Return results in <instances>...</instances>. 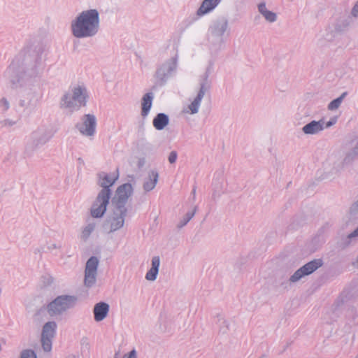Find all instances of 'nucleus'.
I'll use <instances>...</instances> for the list:
<instances>
[{
    "label": "nucleus",
    "mask_w": 358,
    "mask_h": 358,
    "mask_svg": "<svg viewBox=\"0 0 358 358\" xmlns=\"http://www.w3.org/2000/svg\"><path fill=\"white\" fill-rule=\"evenodd\" d=\"M43 69L41 53L38 50L25 55L22 61L15 59L4 72L10 87L20 89V106L24 110L31 111L38 103L39 96L33 84Z\"/></svg>",
    "instance_id": "obj_1"
},
{
    "label": "nucleus",
    "mask_w": 358,
    "mask_h": 358,
    "mask_svg": "<svg viewBox=\"0 0 358 358\" xmlns=\"http://www.w3.org/2000/svg\"><path fill=\"white\" fill-rule=\"evenodd\" d=\"M128 178L129 182L120 185L111 198L110 213L104 224V226L108 227L109 233L115 232L124 227L128 214L127 203L134 194V187L131 182H135L134 176H128Z\"/></svg>",
    "instance_id": "obj_2"
},
{
    "label": "nucleus",
    "mask_w": 358,
    "mask_h": 358,
    "mask_svg": "<svg viewBox=\"0 0 358 358\" xmlns=\"http://www.w3.org/2000/svg\"><path fill=\"white\" fill-rule=\"evenodd\" d=\"M99 28L100 17L96 9L82 11L71 24V33L77 38H92L98 34Z\"/></svg>",
    "instance_id": "obj_3"
},
{
    "label": "nucleus",
    "mask_w": 358,
    "mask_h": 358,
    "mask_svg": "<svg viewBox=\"0 0 358 358\" xmlns=\"http://www.w3.org/2000/svg\"><path fill=\"white\" fill-rule=\"evenodd\" d=\"M97 184L102 187L93 202L90 213L94 218L102 217L106 212L112 195L110 187L118 179V173L108 174L106 172H100L97 174Z\"/></svg>",
    "instance_id": "obj_4"
},
{
    "label": "nucleus",
    "mask_w": 358,
    "mask_h": 358,
    "mask_svg": "<svg viewBox=\"0 0 358 358\" xmlns=\"http://www.w3.org/2000/svg\"><path fill=\"white\" fill-rule=\"evenodd\" d=\"M88 97L87 90L85 85H75L62 95L59 107L71 113L78 111L80 108L86 106Z\"/></svg>",
    "instance_id": "obj_5"
},
{
    "label": "nucleus",
    "mask_w": 358,
    "mask_h": 358,
    "mask_svg": "<svg viewBox=\"0 0 358 358\" xmlns=\"http://www.w3.org/2000/svg\"><path fill=\"white\" fill-rule=\"evenodd\" d=\"M322 264L323 262L321 259H315L304 264L289 277L285 274L278 275L275 280L276 287L279 289L286 290L289 287L292 283H295L303 277L313 273L315 271L321 267Z\"/></svg>",
    "instance_id": "obj_6"
},
{
    "label": "nucleus",
    "mask_w": 358,
    "mask_h": 358,
    "mask_svg": "<svg viewBox=\"0 0 358 358\" xmlns=\"http://www.w3.org/2000/svg\"><path fill=\"white\" fill-rule=\"evenodd\" d=\"M351 22L348 16H341L336 19L334 22L329 25L323 31L318 35L317 45L324 47L329 42H331L338 35L346 31Z\"/></svg>",
    "instance_id": "obj_7"
},
{
    "label": "nucleus",
    "mask_w": 358,
    "mask_h": 358,
    "mask_svg": "<svg viewBox=\"0 0 358 358\" xmlns=\"http://www.w3.org/2000/svg\"><path fill=\"white\" fill-rule=\"evenodd\" d=\"M178 55L176 54L174 57L166 60L157 68L155 73L154 87L165 85L169 79L176 73L178 68Z\"/></svg>",
    "instance_id": "obj_8"
},
{
    "label": "nucleus",
    "mask_w": 358,
    "mask_h": 358,
    "mask_svg": "<svg viewBox=\"0 0 358 358\" xmlns=\"http://www.w3.org/2000/svg\"><path fill=\"white\" fill-rule=\"evenodd\" d=\"M78 297L72 295H60L56 297L47 306V310L52 317L60 315L77 303Z\"/></svg>",
    "instance_id": "obj_9"
},
{
    "label": "nucleus",
    "mask_w": 358,
    "mask_h": 358,
    "mask_svg": "<svg viewBox=\"0 0 358 358\" xmlns=\"http://www.w3.org/2000/svg\"><path fill=\"white\" fill-rule=\"evenodd\" d=\"M51 137L50 132L43 127L38 128L34 131L25 146L24 153L26 156L31 157L38 149L47 143Z\"/></svg>",
    "instance_id": "obj_10"
},
{
    "label": "nucleus",
    "mask_w": 358,
    "mask_h": 358,
    "mask_svg": "<svg viewBox=\"0 0 358 358\" xmlns=\"http://www.w3.org/2000/svg\"><path fill=\"white\" fill-rule=\"evenodd\" d=\"M208 73L206 72L200 77L199 79V90L193 101L188 106L190 114H196L199 112L201 100L205 94L209 91L210 88V81L208 80Z\"/></svg>",
    "instance_id": "obj_11"
},
{
    "label": "nucleus",
    "mask_w": 358,
    "mask_h": 358,
    "mask_svg": "<svg viewBox=\"0 0 358 358\" xmlns=\"http://www.w3.org/2000/svg\"><path fill=\"white\" fill-rule=\"evenodd\" d=\"M76 127L83 136L92 137L96 132V117L92 114H85L81 118V122L78 123Z\"/></svg>",
    "instance_id": "obj_12"
},
{
    "label": "nucleus",
    "mask_w": 358,
    "mask_h": 358,
    "mask_svg": "<svg viewBox=\"0 0 358 358\" xmlns=\"http://www.w3.org/2000/svg\"><path fill=\"white\" fill-rule=\"evenodd\" d=\"M99 259L96 257H91L86 262L84 283L87 287H92L96 280Z\"/></svg>",
    "instance_id": "obj_13"
},
{
    "label": "nucleus",
    "mask_w": 358,
    "mask_h": 358,
    "mask_svg": "<svg viewBox=\"0 0 358 358\" xmlns=\"http://www.w3.org/2000/svg\"><path fill=\"white\" fill-rule=\"evenodd\" d=\"M57 324L54 321L46 322L42 329L41 343L44 351L50 352L52 349V340L55 336Z\"/></svg>",
    "instance_id": "obj_14"
},
{
    "label": "nucleus",
    "mask_w": 358,
    "mask_h": 358,
    "mask_svg": "<svg viewBox=\"0 0 358 358\" xmlns=\"http://www.w3.org/2000/svg\"><path fill=\"white\" fill-rule=\"evenodd\" d=\"M229 27L228 20L225 17H219L212 22L208 27V33L219 36H224Z\"/></svg>",
    "instance_id": "obj_15"
},
{
    "label": "nucleus",
    "mask_w": 358,
    "mask_h": 358,
    "mask_svg": "<svg viewBox=\"0 0 358 358\" xmlns=\"http://www.w3.org/2000/svg\"><path fill=\"white\" fill-rule=\"evenodd\" d=\"M208 42L211 54L216 55L225 48L224 36H219L213 34H208Z\"/></svg>",
    "instance_id": "obj_16"
},
{
    "label": "nucleus",
    "mask_w": 358,
    "mask_h": 358,
    "mask_svg": "<svg viewBox=\"0 0 358 358\" xmlns=\"http://www.w3.org/2000/svg\"><path fill=\"white\" fill-rule=\"evenodd\" d=\"M324 129V120L321 119L318 121L312 120L305 124L301 130L306 135H317Z\"/></svg>",
    "instance_id": "obj_17"
},
{
    "label": "nucleus",
    "mask_w": 358,
    "mask_h": 358,
    "mask_svg": "<svg viewBox=\"0 0 358 358\" xmlns=\"http://www.w3.org/2000/svg\"><path fill=\"white\" fill-rule=\"evenodd\" d=\"M110 310L109 305L103 301L96 303L93 308L94 319L96 322L103 321L108 315Z\"/></svg>",
    "instance_id": "obj_18"
},
{
    "label": "nucleus",
    "mask_w": 358,
    "mask_h": 358,
    "mask_svg": "<svg viewBox=\"0 0 358 358\" xmlns=\"http://www.w3.org/2000/svg\"><path fill=\"white\" fill-rule=\"evenodd\" d=\"M221 1V0H203L196 11V15L203 16L212 11Z\"/></svg>",
    "instance_id": "obj_19"
},
{
    "label": "nucleus",
    "mask_w": 358,
    "mask_h": 358,
    "mask_svg": "<svg viewBox=\"0 0 358 358\" xmlns=\"http://www.w3.org/2000/svg\"><path fill=\"white\" fill-rule=\"evenodd\" d=\"M154 94L152 92L145 94L141 100V115L145 117L148 115L152 105Z\"/></svg>",
    "instance_id": "obj_20"
},
{
    "label": "nucleus",
    "mask_w": 358,
    "mask_h": 358,
    "mask_svg": "<svg viewBox=\"0 0 358 358\" xmlns=\"http://www.w3.org/2000/svg\"><path fill=\"white\" fill-rule=\"evenodd\" d=\"M169 123L168 115L164 113H158L153 119L152 124L157 130L164 129Z\"/></svg>",
    "instance_id": "obj_21"
},
{
    "label": "nucleus",
    "mask_w": 358,
    "mask_h": 358,
    "mask_svg": "<svg viewBox=\"0 0 358 358\" xmlns=\"http://www.w3.org/2000/svg\"><path fill=\"white\" fill-rule=\"evenodd\" d=\"M160 265V259L159 256H155L152 259V266L150 269L148 271L145 275V278L148 280L153 281L156 280L158 272L159 267Z\"/></svg>",
    "instance_id": "obj_22"
},
{
    "label": "nucleus",
    "mask_w": 358,
    "mask_h": 358,
    "mask_svg": "<svg viewBox=\"0 0 358 358\" xmlns=\"http://www.w3.org/2000/svg\"><path fill=\"white\" fill-rule=\"evenodd\" d=\"M159 174L156 171H151L148 174V178L145 180L143 183V189L145 192H150L152 190L158 181Z\"/></svg>",
    "instance_id": "obj_23"
},
{
    "label": "nucleus",
    "mask_w": 358,
    "mask_h": 358,
    "mask_svg": "<svg viewBox=\"0 0 358 358\" xmlns=\"http://www.w3.org/2000/svg\"><path fill=\"white\" fill-rule=\"evenodd\" d=\"M258 10L267 22L272 23L276 21V13L268 10L264 2H262L258 5Z\"/></svg>",
    "instance_id": "obj_24"
},
{
    "label": "nucleus",
    "mask_w": 358,
    "mask_h": 358,
    "mask_svg": "<svg viewBox=\"0 0 358 358\" xmlns=\"http://www.w3.org/2000/svg\"><path fill=\"white\" fill-rule=\"evenodd\" d=\"M217 324L219 325V331L222 334H225L229 329V322L222 317L221 315H217Z\"/></svg>",
    "instance_id": "obj_25"
},
{
    "label": "nucleus",
    "mask_w": 358,
    "mask_h": 358,
    "mask_svg": "<svg viewBox=\"0 0 358 358\" xmlns=\"http://www.w3.org/2000/svg\"><path fill=\"white\" fill-rule=\"evenodd\" d=\"M196 209L197 207L195 206L193 210L187 212L182 217V219H181V220L179 222L177 227L180 229L185 227L194 216Z\"/></svg>",
    "instance_id": "obj_26"
},
{
    "label": "nucleus",
    "mask_w": 358,
    "mask_h": 358,
    "mask_svg": "<svg viewBox=\"0 0 358 358\" xmlns=\"http://www.w3.org/2000/svg\"><path fill=\"white\" fill-rule=\"evenodd\" d=\"M358 236V227L350 234H349L344 239L342 240V242L341 243V246L342 248H346L348 247L351 241Z\"/></svg>",
    "instance_id": "obj_27"
},
{
    "label": "nucleus",
    "mask_w": 358,
    "mask_h": 358,
    "mask_svg": "<svg viewBox=\"0 0 358 358\" xmlns=\"http://www.w3.org/2000/svg\"><path fill=\"white\" fill-rule=\"evenodd\" d=\"M346 94V92H344L339 97L331 101L328 105V109L330 110H334L338 108Z\"/></svg>",
    "instance_id": "obj_28"
},
{
    "label": "nucleus",
    "mask_w": 358,
    "mask_h": 358,
    "mask_svg": "<svg viewBox=\"0 0 358 358\" xmlns=\"http://www.w3.org/2000/svg\"><path fill=\"white\" fill-rule=\"evenodd\" d=\"M19 119H11V118H4L0 120V126L1 128L10 129L13 127L18 122Z\"/></svg>",
    "instance_id": "obj_29"
},
{
    "label": "nucleus",
    "mask_w": 358,
    "mask_h": 358,
    "mask_svg": "<svg viewBox=\"0 0 358 358\" xmlns=\"http://www.w3.org/2000/svg\"><path fill=\"white\" fill-rule=\"evenodd\" d=\"M96 224L94 223H89L82 231L81 238L86 241L94 230Z\"/></svg>",
    "instance_id": "obj_30"
},
{
    "label": "nucleus",
    "mask_w": 358,
    "mask_h": 358,
    "mask_svg": "<svg viewBox=\"0 0 358 358\" xmlns=\"http://www.w3.org/2000/svg\"><path fill=\"white\" fill-rule=\"evenodd\" d=\"M9 108H10L9 101L6 98L2 97L0 99V110L1 111V113H3V114L6 113Z\"/></svg>",
    "instance_id": "obj_31"
},
{
    "label": "nucleus",
    "mask_w": 358,
    "mask_h": 358,
    "mask_svg": "<svg viewBox=\"0 0 358 358\" xmlns=\"http://www.w3.org/2000/svg\"><path fill=\"white\" fill-rule=\"evenodd\" d=\"M358 155H355V150L352 148L351 150H350L345 155L343 163L345 164H350L357 157Z\"/></svg>",
    "instance_id": "obj_32"
},
{
    "label": "nucleus",
    "mask_w": 358,
    "mask_h": 358,
    "mask_svg": "<svg viewBox=\"0 0 358 358\" xmlns=\"http://www.w3.org/2000/svg\"><path fill=\"white\" fill-rule=\"evenodd\" d=\"M20 358H37V357L34 350H24L22 351Z\"/></svg>",
    "instance_id": "obj_33"
},
{
    "label": "nucleus",
    "mask_w": 358,
    "mask_h": 358,
    "mask_svg": "<svg viewBox=\"0 0 358 358\" xmlns=\"http://www.w3.org/2000/svg\"><path fill=\"white\" fill-rule=\"evenodd\" d=\"M177 152L176 151H171L169 155V162L170 164H173L177 159Z\"/></svg>",
    "instance_id": "obj_34"
},
{
    "label": "nucleus",
    "mask_w": 358,
    "mask_h": 358,
    "mask_svg": "<svg viewBox=\"0 0 358 358\" xmlns=\"http://www.w3.org/2000/svg\"><path fill=\"white\" fill-rule=\"evenodd\" d=\"M122 358H137V353L136 350L133 349L129 353L124 355Z\"/></svg>",
    "instance_id": "obj_35"
},
{
    "label": "nucleus",
    "mask_w": 358,
    "mask_h": 358,
    "mask_svg": "<svg viewBox=\"0 0 358 358\" xmlns=\"http://www.w3.org/2000/svg\"><path fill=\"white\" fill-rule=\"evenodd\" d=\"M351 15L355 17H358V1H357L355 6H353L351 10Z\"/></svg>",
    "instance_id": "obj_36"
},
{
    "label": "nucleus",
    "mask_w": 358,
    "mask_h": 358,
    "mask_svg": "<svg viewBox=\"0 0 358 358\" xmlns=\"http://www.w3.org/2000/svg\"><path fill=\"white\" fill-rule=\"evenodd\" d=\"M335 123H336L335 119H332L327 122H324V129L329 128L330 127L333 126Z\"/></svg>",
    "instance_id": "obj_37"
},
{
    "label": "nucleus",
    "mask_w": 358,
    "mask_h": 358,
    "mask_svg": "<svg viewBox=\"0 0 358 358\" xmlns=\"http://www.w3.org/2000/svg\"><path fill=\"white\" fill-rule=\"evenodd\" d=\"M61 248V246H60V245H59V246H58V245H56V244H55V243L50 244V245L48 247V250H53V249H56V248Z\"/></svg>",
    "instance_id": "obj_38"
},
{
    "label": "nucleus",
    "mask_w": 358,
    "mask_h": 358,
    "mask_svg": "<svg viewBox=\"0 0 358 358\" xmlns=\"http://www.w3.org/2000/svg\"><path fill=\"white\" fill-rule=\"evenodd\" d=\"M348 315H352L353 317L354 320L355 319L356 313H355L354 309L350 310L349 312H348Z\"/></svg>",
    "instance_id": "obj_39"
},
{
    "label": "nucleus",
    "mask_w": 358,
    "mask_h": 358,
    "mask_svg": "<svg viewBox=\"0 0 358 358\" xmlns=\"http://www.w3.org/2000/svg\"><path fill=\"white\" fill-rule=\"evenodd\" d=\"M353 149L355 150V155H358V141L357 142Z\"/></svg>",
    "instance_id": "obj_40"
},
{
    "label": "nucleus",
    "mask_w": 358,
    "mask_h": 358,
    "mask_svg": "<svg viewBox=\"0 0 358 358\" xmlns=\"http://www.w3.org/2000/svg\"><path fill=\"white\" fill-rule=\"evenodd\" d=\"M219 195H220V194H217V193H216L215 192H213V196H213V199L214 200H215V199H216V198L219 196Z\"/></svg>",
    "instance_id": "obj_41"
},
{
    "label": "nucleus",
    "mask_w": 358,
    "mask_h": 358,
    "mask_svg": "<svg viewBox=\"0 0 358 358\" xmlns=\"http://www.w3.org/2000/svg\"><path fill=\"white\" fill-rule=\"evenodd\" d=\"M66 358H78V357H76V355H70L67 356Z\"/></svg>",
    "instance_id": "obj_42"
},
{
    "label": "nucleus",
    "mask_w": 358,
    "mask_h": 358,
    "mask_svg": "<svg viewBox=\"0 0 358 358\" xmlns=\"http://www.w3.org/2000/svg\"><path fill=\"white\" fill-rule=\"evenodd\" d=\"M259 358H267V356L266 355H262Z\"/></svg>",
    "instance_id": "obj_43"
},
{
    "label": "nucleus",
    "mask_w": 358,
    "mask_h": 358,
    "mask_svg": "<svg viewBox=\"0 0 358 358\" xmlns=\"http://www.w3.org/2000/svg\"><path fill=\"white\" fill-rule=\"evenodd\" d=\"M118 354H119V352L115 353V358H117V357Z\"/></svg>",
    "instance_id": "obj_44"
},
{
    "label": "nucleus",
    "mask_w": 358,
    "mask_h": 358,
    "mask_svg": "<svg viewBox=\"0 0 358 358\" xmlns=\"http://www.w3.org/2000/svg\"><path fill=\"white\" fill-rule=\"evenodd\" d=\"M195 192H196V191H195V189H193V191H192V193L194 194H195Z\"/></svg>",
    "instance_id": "obj_45"
},
{
    "label": "nucleus",
    "mask_w": 358,
    "mask_h": 358,
    "mask_svg": "<svg viewBox=\"0 0 358 358\" xmlns=\"http://www.w3.org/2000/svg\"><path fill=\"white\" fill-rule=\"evenodd\" d=\"M356 262H357V263L358 264V257H357V261Z\"/></svg>",
    "instance_id": "obj_46"
},
{
    "label": "nucleus",
    "mask_w": 358,
    "mask_h": 358,
    "mask_svg": "<svg viewBox=\"0 0 358 358\" xmlns=\"http://www.w3.org/2000/svg\"><path fill=\"white\" fill-rule=\"evenodd\" d=\"M357 1H358V0H357Z\"/></svg>",
    "instance_id": "obj_47"
}]
</instances>
